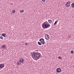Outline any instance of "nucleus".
Wrapping results in <instances>:
<instances>
[{
  "instance_id": "f257e3e1",
  "label": "nucleus",
  "mask_w": 74,
  "mask_h": 74,
  "mask_svg": "<svg viewBox=\"0 0 74 74\" xmlns=\"http://www.w3.org/2000/svg\"><path fill=\"white\" fill-rule=\"evenodd\" d=\"M50 26H51L50 24H49L47 22V21H46L42 25V27L43 29H47V28L50 27Z\"/></svg>"
},
{
  "instance_id": "f03ea898",
  "label": "nucleus",
  "mask_w": 74,
  "mask_h": 74,
  "mask_svg": "<svg viewBox=\"0 0 74 74\" xmlns=\"http://www.w3.org/2000/svg\"><path fill=\"white\" fill-rule=\"evenodd\" d=\"M33 53L32 56L34 58H39L40 57V55H41L40 53H39V54H38L34 52Z\"/></svg>"
},
{
  "instance_id": "7ed1b4c3",
  "label": "nucleus",
  "mask_w": 74,
  "mask_h": 74,
  "mask_svg": "<svg viewBox=\"0 0 74 74\" xmlns=\"http://www.w3.org/2000/svg\"><path fill=\"white\" fill-rule=\"evenodd\" d=\"M40 42H41V43L43 44V45H44L45 42V41H44V39L43 38H40L39 40Z\"/></svg>"
},
{
  "instance_id": "20e7f679",
  "label": "nucleus",
  "mask_w": 74,
  "mask_h": 74,
  "mask_svg": "<svg viewBox=\"0 0 74 74\" xmlns=\"http://www.w3.org/2000/svg\"><path fill=\"white\" fill-rule=\"evenodd\" d=\"M45 38L46 40H49V36L48 35H46L45 36Z\"/></svg>"
},
{
  "instance_id": "39448f33",
  "label": "nucleus",
  "mask_w": 74,
  "mask_h": 74,
  "mask_svg": "<svg viewBox=\"0 0 74 74\" xmlns=\"http://www.w3.org/2000/svg\"><path fill=\"white\" fill-rule=\"evenodd\" d=\"M62 70L60 68H58L56 69V71L57 73H60Z\"/></svg>"
},
{
  "instance_id": "423d86ee",
  "label": "nucleus",
  "mask_w": 74,
  "mask_h": 74,
  "mask_svg": "<svg viewBox=\"0 0 74 74\" xmlns=\"http://www.w3.org/2000/svg\"><path fill=\"white\" fill-rule=\"evenodd\" d=\"M4 67V64H0V68H1V69H3V68Z\"/></svg>"
},
{
  "instance_id": "0eeeda50",
  "label": "nucleus",
  "mask_w": 74,
  "mask_h": 74,
  "mask_svg": "<svg viewBox=\"0 0 74 74\" xmlns=\"http://www.w3.org/2000/svg\"><path fill=\"white\" fill-rule=\"evenodd\" d=\"M66 5L67 7H70V2H68L66 4Z\"/></svg>"
},
{
  "instance_id": "6e6552de",
  "label": "nucleus",
  "mask_w": 74,
  "mask_h": 74,
  "mask_svg": "<svg viewBox=\"0 0 74 74\" xmlns=\"http://www.w3.org/2000/svg\"><path fill=\"white\" fill-rule=\"evenodd\" d=\"M1 48L3 49H5L6 48V46H5V45H3L1 46Z\"/></svg>"
},
{
  "instance_id": "1a4fd4ad",
  "label": "nucleus",
  "mask_w": 74,
  "mask_h": 74,
  "mask_svg": "<svg viewBox=\"0 0 74 74\" xmlns=\"http://www.w3.org/2000/svg\"><path fill=\"white\" fill-rule=\"evenodd\" d=\"M2 36L4 37H7V35H6V34L4 33L2 34Z\"/></svg>"
},
{
  "instance_id": "9d476101",
  "label": "nucleus",
  "mask_w": 74,
  "mask_h": 74,
  "mask_svg": "<svg viewBox=\"0 0 74 74\" xmlns=\"http://www.w3.org/2000/svg\"><path fill=\"white\" fill-rule=\"evenodd\" d=\"M17 65L18 66H19V65H21V62L20 61H18L17 62Z\"/></svg>"
},
{
  "instance_id": "9b49d317",
  "label": "nucleus",
  "mask_w": 74,
  "mask_h": 74,
  "mask_svg": "<svg viewBox=\"0 0 74 74\" xmlns=\"http://www.w3.org/2000/svg\"><path fill=\"white\" fill-rule=\"evenodd\" d=\"M19 60L20 61V62L21 63H23L24 62V60L23 58H20Z\"/></svg>"
},
{
  "instance_id": "f8f14e48",
  "label": "nucleus",
  "mask_w": 74,
  "mask_h": 74,
  "mask_svg": "<svg viewBox=\"0 0 74 74\" xmlns=\"http://www.w3.org/2000/svg\"><path fill=\"white\" fill-rule=\"evenodd\" d=\"M48 22H49V23H52V21L51 20H48Z\"/></svg>"
},
{
  "instance_id": "ddd939ff",
  "label": "nucleus",
  "mask_w": 74,
  "mask_h": 74,
  "mask_svg": "<svg viewBox=\"0 0 74 74\" xmlns=\"http://www.w3.org/2000/svg\"><path fill=\"white\" fill-rule=\"evenodd\" d=\"M71 7L74 8V3H73L71 5Z\"/></svg>"
},
{
  "instance_id": "4468645a",
  "label": "nucleus",
  "mask_w": 74,
  "mask_h": 74,
  "mask_svg": "<svg viewBox=\"0 0 74 74\" xmlns=\"http://www.w3.org/2000/svg\"><path fill=\"white\" fill-rule=\"evenodd\" d=\"M38 45H42V44H41V43L40 42H38Z\"/></svg>"
},
{
  "instance_id": "2eb2a0df",
  "label": "nucleus",
  "mask_w": 74,
  "mask_h": 74,
  "mask_svg": "<svg viewBox=\"0 0 74 74\" xmlns=\"http://www.w3.org/2000/svg\"><path fill=\"white\" fill-rule=\"evenodd\" d=\"M24 12V11L23 10L20 11V12Z\"/></svg>"
},
{
  "instance_id": "dca6fc26",
  "label": "nucleus",
  "mask_w": 74,
  "mask_h": 74,
  "mask_svg": "<svg viewBox=\"0 0 74 74\" xmlns=\"http://www.w3.org/2000/svg\"><path fill=\"white\" fill-rule=\"evenodd\" d=\"M57 23H58V21H56L54 23V25H55Z\"/></svg>"
},
{
  "instance_id": "f3484780",
  "label": "nucleus",
  "mask_w": 74,
  "mask_h": 74,
  "mask_svg": "<svg viewBox=\"0 0 74 74\" xmlns=\"http://www.w3.org/2000/svg\"><path fill=\"white\" fill-rule=\"evenodd\" d=\"M58 58L59 59H62V58H61V56L58 57Z\"/></svg>"
},
{
  "instance_id": "a211bd4d",
  "label": "nucleus",
  "mask_w": 74,
  "mask_h": 74,
  "mask_svg": "<svg viewBox=\"0 0 74 74\" xmlns=\"http://www.w3.org/2000/svg\"><path fill=\"white\" fill-rule=\"evenodd\" d=\"M12 12L13 13H15V10H13L12 11Z\"/></svg>"
},
{
  "instance_id": "6ab92c4d",
  "label": "nucleus",
  "mask_w": 74,
  "mask_h": 74,
  "mask_svg": "<svg viewBox=\"0 0 74 74\" xmlns=\"http://www.w3.org/2000/svg\"><path fill=\"white\" fill-rule=\"evenodd\" d=\"M71 53H74V51L73 50H71Z\"/></svg>"
},
{
  "instance_id": "aec40b11",
  "label": "nucleus",
  "mask_w": 74,
  "mask_h": 74,
  "mask_svg": "<svg viewBox=\"0 0 74 74\" xmlns=\"http://www.w3.org/2000/svg\"><path fill=\"white\" fill-rule=\"evenodd\" d=\"M0 38L1 39H2V40H3V36H1L0 37Z\"/></svg>"
},
{
  "instance_id": "412c9836",
  "label": "nucleus",
  "mask_w": 74,
  "mask_h": 74,
  "mask_svg": "<svg viewBox=\"0 0 74 74\" xmlns=\"http://www.w3.org/2000/svg\"><path fill=\"white\" fill-rule=\"evenodd\" d=\"M25 45H29V44L27 43H26L25 44Z\"/></svg>"
},
{
  "instance_id": "4be33fe9",
  "label": "nucleus",
  "mask_w": 74,
  "mask_h": 74,
  "mask_svg": "<svg viewBox=\"0 0 74 74\" xmlns=\"http://www.w3.org/2000/svg\"><path fill=\"white\" fill-rule=\"evenodd\" d=\"M42 1H43V2H45V0H42Z\"/></svg>"
},
{
  "instance_id": "5701e85b",
  "label": "nucleus",
  "mask_w": 74,
  "mask_h": 74,
  "mask_svg": "<svg viewBox=\"0 0 74 74\" xmlns=\"http://www.w3.org/2000/svg\"><path fill=\"white\" fill-rule=\"evenodd\" d=\"M36 51L37 52H38V50H37L36 51Z\"/></svg>"
},
{
  "instance_id": "b1692460",
  "label": "nucleus",
  "mask_w": 74,
  "mask_h": 74,
  "mask_svg": "<svg viewBox=\"0 0 74 74\" xmlns=\"http://www.w3.org/2000/svg\"><path fill=\"white\" fill-rule=\"evenodd\" d=\"M37 59H37L36 60H37Z\"/></svg>"
},
{
  "instance_id": "393cba45",
  "label": "nucleus",
  "mask_w": 74,
  "mask_h": 74,
  "mask_svg": "<svg viewBox=\"0 0 74 74\" xmlns=\"http://www.w3.org/2000/svg\"><path fill=\"white\" fill-rule=\"evenodd\" d=\"M40 55H41V54H40Z\"/></svg>"
}]
</instances>
